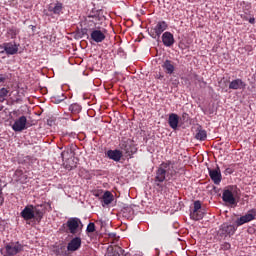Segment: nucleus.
Wrapping results in <instances>:
<instances>
[{"instance_id": "17", "label": "nucleus", "mask_w": 256, "mask_h": 256, "mask_svg": "<svg viewBox=\"0 0 256 256\" xmlns=\"http://www.w3.org/2000/svg\"><path fill=\"white\" fill-rule=\"evenodd\" d=\"M105 256H127V254H125V250H123V248L114 246L108 249Z\"/></svg>"}, {"instance_id": "14", "label": "nucleus", "mask_w": 256, "mask_h": 256, "mask_svg": "<svg viewBox=\"0 0 256 256\" xmlns=\"http://www.w3.org/2000/svg\"><path fill=\"white\" fill-rule=\"evenodd\" d=\"M4 50L6 55H17L19 52V45L15 42H6L4 43Z\"/></svg>"}, {"instance_id": "24", "label": "nucleus", "mask_w": 256, "mask_h": 256, "mask_svg": "<svg viewBox=\"0 0 256 256\" xmlns=\"http://www.w3.org/2000/svg\"><path fill=\"white\" fill-rule=\"evenodd\" d=\"M18 33H20V30L15 26H12L7 30V35L10 37V39H17Z\"/></svg>"}, {"instance_id": "10", "label": "nucleus", "mask_w": 256, "mask_h": 256, "mask_svg": "<svg viewBox=\"0 0 256 256\" xmlns=\"http://www.w3.org/2000/svg\"><path fill=\"white\" fill-rule=\"evenodd\" d=\"M107 33V30H99V29H93L90 33V41H94V43H103L104 40L107 38L105 35Z\"/></svg>"}, {"instance_id": "28", "label": "nucleus", "mask_w": 256, "mask_h": 256, "mask_svg": "<svg viewBox=\"0 0 256 256\" xmlns=\"http://www.w3.org/2000/svg\"><path fill=\"white\" fill-rule=\"evenodd\" d=\"M95 231H96L95 223L90 222V223L87 225L86 233H95Z\"/></svg>"}, {"instance_id": "13", "label": "nucleus", "mask_w": 256, "mask_h": 256, "mask_svg": "<svg viewBox=\"0 0 256 256\" xmlns=\"http://www.w3.org/2000/svg\"><path fill=\"white\" fill-rule=\"evenodd\" d=\"M81 237L76 236L71 239V241L67 245V251L75 252L79 251L81 249Z\"/></svg>"}, {"instance_id": "23", "label": "nucleus", "mask_w": 256, "mask_h": 256, "mask_svg": "<svg viewBox=\"0 0 256 256\" xmlns=\"http://www.w3.org/2000/svg\"><path fill=\"white\" fill-rule=\"evenodd\" d=\"M81 109L83 108L78 103H73L69 106V111L72 115H79V113H81Z\"/></svg>"}, {"instance_id": "25", "label": "nucleus", "mask_w": 256, "mask_h": 256, "mask_svg": "<svg viewBox=\"0 0 256 256\" xmlns=\"http://www.w3.org/2000/svg\"><path fill=\"white\" fill-rule=\"evenodd\" d=\"M190 219H192L193 221H201V219H203V213L201 212V210H193L190 213Z\"/></svg>"}, {"instance_id": "32", "label": "nucleus", "mask_w": 256, "mask_h": 256, "mask_svg": "<svg viewBox=\"0 0 256 256\" xmlns=\"http://www.w3.org/2000/svg\"><path fill=\"white\" fill-rule=\"evenodd\" d=\"M7 79H9V75H7V74H0V85L5 83V81H7Z\"/></svg>"}, {"instance_id": "27", "label": "nucleus", "mask_w": 256, "mask_h": 256, "mask_svg": "<svg viewBox=\"0 0 256 256\" xmlns=\"http://www.w3.org/2000/svg\"><path fill=\"white\" fill-rule=\"evenodd\" d=\"M61 101H65V95L62 94V95H56L52 97L53 103L59 104L61 103Z\"/></svg>"}, {"instance_id": "18", "label": "nucleus", "mask_w": 256, "mask_h": 256, "mask_svg": "<svg viewBox=\"0 0 256 256\" xmlns=\"http://www.w3.org/2000/svg\"><path fill=\"white\" fill-rule=\"evenodd\" d=\"M106 155L112 161L119 162L121 161V157H123V152L121 150H108Z\"/></svg>"}, {"instance_id": "6", "label": "nucleus", "mask_w": 256, "mask_h": 256, "mask_svg": "<svg viewBox=\"0 0 256 256\" xmlns=\"http://www.w3.org/2000/svg\"><path fill=\"white\" fill-rule=\"evenodd\" d=\"M23 251V245L19 242H10L1 249V253L4 256H15Z\"/></svg>"}, {"instance_id": "31", "label": "nucleus", "mask_w": 256, "mask_h": 256, "mask_svg": "<svg viewBox=\"0 0 256 256\" xmlns=\"http://www.w3.org/2000/svg\"><path fill=\"white\" fill-rule=\"evenodd\" d=\"M193 211H201V201L197 200V201L194 202Z\"/></svg>"}, {"instance_id": "34", "label": "nucleus", "mask_w": 256, "mask_h": 256, "mask_svg": "<svg viewBox=\"0 0 256 256\" xmlns=\"http://www.w3.org/2000/svg\"><path fill=\"white\" fill-rule=\"evenodd\" d=\"M164 77H165V75H163L161 73L156 74V79H159L160 81L163 80Z\"/></svg>"}, {"instance_id": "29", "label": "nucleus", "mask_w": 256, "mask_h": 256, "mask_svg": "<svg viewBox=\"0 0 256 256\" xmlns=\"http://www.w3.org/2000/svg\"><path fill=\"white\" fill-rule=\"evenodd\" d=\"M9 95V89L8 88H1L0 89V98L5 99Z\"/></svg>"}, {"instance_id": "16", "label": "nucleus", "mask_w": 256, "mask_h": 256, "mask_svg": "<svg viewBox=\"0 0 256 256\" xmlns=\"http://www.w3.org/2000/svg\"><path fill=\"white\" fill-rule=\"evenodd\" d=\"M162 69H164L167 75H173L175 73V62L165 60L162 64Z\"/></svg>"}, {"instance_id": "8", "label": "nucleus", "mask_w": 256, "mask_h": 256, "mask_svg": "<svg viewBox=\"0 0 256 256\" xmlns=\"http://www.w3.org/2000/svg\"><path fill=\"white\" fill-rule=\"evenodd\" d=\"M120 149L127 155L128 157H133L134 153H137V148L133 147V140L129 138H123L120 142Z\"/></svg>"}, {"instance_id": "30", "label": "nucleus", "mask_w": 256, "mask_h": 256, "mask_svg": "<svg viewBox=\"0 0 256 256\" xmlns=\"http://www.w3.org/2000/svg\"><path fill=\"white\" fill-rule=\"evenodd\" d=\"M220 249L222 251H229V249H231V243L229 242H224L220 245Z\"/></svg>"}, {"instance_id": "20", "label": "nucleus", "mask_w": 256, "mask_h": 256, "mask_svg": "<svg viewBox=\"0 0 256 256\" xmlns=\"http://www.w3.org/2000/svg\"><path fill=\"white\" fill-rule=\"evenodd\" d=\"M168 124L171 129H177L179 127V115L171 113L168 118Z\"/></svg>"}, {"instance_id": "40", "label": "nucleus", "mask_w": 256, "mask_h": 256, "mask_svg": "<svg viewBox=\"0 0 256 256\" xmlns=\"http://www.w3.org/2000/svg\"><path fill=\"white\" fill-rule=\"evenodd\" d=\"M182 117H187V113H184V114L182 115Z\"/></svg>"}, {"instance_id": "1", "label": "nucleus", "mask_w": 256, "mask_h": 256, "mask_svg": "<svg viewBox=\"0 0 256 256\" xmlns=\"http://www.w3.org/2000/svg\"><path fill=\"white\" fill-rule=\"evenodd\" d=\"M256 217V209H251L247 214L238 218L236 220V225L229 224L227 222L220 225L217 235L220 239H227V237H233L237 231V227H241V225H245V223H249L254 221Z\"/></svg>"}, {"instance_id": "33", "label": "nucleus", "mask_w": 256, "mask_h": 256, "mask_svg": "<svg viewBox=\"0 0 256 256\" xmlns=\"http://www.w3.org/2000/svg\"><path fill=\"white\" fill-rule=\"evenodd\" d=\"M233 174V168H226L225 175H231Z\"/></svg>"}, {"instance_id": "9", "label": "nucleus", "mask_w": 256, "mask_h": 256, "mask_svg": "<svg viewBox=\"0 0 256 256\" xmlns=\"http://www.w3.org/2000/svg\"><path fill=\"white\" fill-rule=\"evenodd\" d=\"M169 25L165 21H158L155 27L150 29V37L152 39H159L161 35L167 31Z\"/></svg>"}, {"instance_id": "36", "label": "nucleus", "mask_w": 256, "mask_h": 256, "mask_svg": "<svg viewBox=\"0 0 256 256\" xmlns=\"http://www.w3.org/2000/svg\"><path fill=\"white\" fill-rule=\"evenodd\" d=\"M108 237H110V239H115L117 237V234L112 232L108 234Z\"/></svg>"}, {"instance_id": "2", "label": "nucleus", "mask_w": 256, "mask_h": 256, "mask_svg": "<svg viewBox=\"0 0 256 256\" xmlns=\"http://www.w3.org/2000/svg\"><path fill=\"white\" fill-rule=\"evenodd\" d=\"M176 174L177 171H175V162L171 160L162 162L156 170V176L154 178L156 186L161 187V183H163L167 177H173Z\"/></svg>"}, {"instance_id": "38", "label": "nucleus", "mask_w": 256, "mask_h": 256, "mask_svg": "<svg viewBox=\"0 0 256 256\" xmlns=\"http://www.w3.org/2000/svg\"><path fill=\"white\" fill-rule=\"evenodd\" d=\"M249 23H251V25L255 24V18H250Z\"/></svg>"}, {"instance_id": "5", "label": "nucleus", "mask_w": 256, "mask_h": 256, "mask_svg": "<svg viewBox=\"0 0 256 256\" xmlns=\"http://www.w3.org/2000/svg\"><path fill=\"white\" fill-rule=\"evenodd\" d=\"M237 186H229L228 188L224 189L222 193V200L224 203L228 205H237V200L235 199L237 192Z\"/></svg>"}, {"instance_id": "35", "label": "nucleus", "mask_w": 256, "mask_h": 256, "mask_svg": "<svg viewBox=\"0 0 256 256\" xmlns=\"http://www.w3.org/2000/svg\"><path fill=\"white\" fill-rule=\"evenodd\" d=\"M0 53H1V54L5 53V43H3L2 45H0Z\"/></svg>"}, {"instance_id": "15", "label": "nucleus", "mask_w": 256, "mask_h": 256, "mask_svg": "<svg viewBox=\"0 0 256 256\" xmlns=\"http://www.w3.org/2000/svg\"><path fill=\"white\" fill-rule=\"evenodd\" d=\"M162 43L165 47H173L175 45V37L171 32H164L162 34Z\"/></svg>"}, {"instance_id": "12", "label": "nucleus", "mask_w": 256, "mask_h": 256, "mask_svg": "<svg viewBox=\"0 0 256 256\" xmlns=\"http://www.w3.org/2000/svg\"><path fill=\"white\" fill-rule=\"evenodd\" d=\"M208 173L215 185H219V183H221V179H223V177L221 176V168H219L218 166L216 167V169L208 168Z\"/></svg>"}, {"instance_id": "7", "label": "nucleus", "mask_w": 256, "mask_h": 256, "mask_svg": "<svg viewBox=\"0 0 256 256\" xmlns=\"http://www.w3.org/2000/svg\"><path fill=\"white\" fill-rule=\"evenodd\" d=\"M63 9V3L56 0L47 6V10H44V13L47 15V17H53V15H57V17H59L62 15Z\"/></svg>"}, {"instance_id": "19", "label": "nucleus", "mask_w": 256, "mask_h": 256, "mask_svg": "<svg viewBox=\"0 0 256 256\" xmlns=\"http://www.w3.org/2000/svg\"><path fill=\"white\" fill-rule=\"evenodd\" d=\"M114 200L115 197L113 196V193H111V191H105L102 195V206L105 207V205H111Z\"/></svg>"}, {"instance_id": "41", "label": "nucleus", "mask_w": 256, "mask_h": 256, "mask_svg": "<svg viewBox=\"0 0 256 256\" xmlns=\"http://www.w3.org/2000/svg\"><path fill=\"white\" fill-rule=\"evenodd\" d=\"M47 205H48L49 207H51V204H50V203H47Z\"/></svg>"}, {"instance_id": "37", "label": "nucleus", "mask_w": 256, "mask_h": 256, "mask_svg": "<svg viewBox=\"0 0 256 256\" xmlns=\"http://www.w3.org/2000/svg\"><path fill=\"white\" fill-rule=\"evenodd\" d=\"M4 202H5V198H3V195L0 192V207L1 205H3Z\"/></svg>"}, {"instance_id": "22", "label": "nucleus", "mask_w": 256, "mask_h": 256, "mask_svg": "<svg viewBox=\"0 0 256 256\" xmlns=\"http://www.w3.org/2000/svg\"><path fill=\"white\" fill-rule=\"evenodd\" d=\"M245 82L241 79L232 80L229 84V89L238 90V89H245Z\"/></svg>"}, {"instance_id": "3", "label": "nucleus", "mask_w": 256, "mask_h": 256, "mask_svg": "<svg viewBox=\"0 0 256 256\" xmlns=\"http://www.w3.org/2000/svg\"><path fill=\"white\" fill-rule=\"evenodd\" d=\"M40 207L43 205H28L21 211V217L24 218V221H31V219H35L38 223H40L41 219H43L44 212Z\"/></svg>"}, {"instance_id": "11", "label": "nucleus", "mask_w": 256, "mask_h": 256, "mask_svg": "<svg viewBox=\"0 0 256 256\" xmlns=\"http://www.w3.org/2000/svg\"><path fill=\"white\" fill-rule=\"evenodd\" d=\"M13 131L16 133H21V131H25L27 129V117L21 116L19 119L15 120L12 125Z\"/></svg>"}, {"instance_id": "21", "label": "nucleus", "mask_w": 256, "mask_h": 256, "mask_svg": "<svg viewBox=\"0 0 256 256\" xmlns=\"http://www.w3.org/2000/svg\"><path fill=\"white\" fill-rule=\"evenodd\" d=\"M195 139H197V141H206L207 130L203 129L202 126H198L196 129Z\"/></svg>"}, {"instance_id": "26", "label": "nucleus", "mask_w": 256, "mask_h": 256, "mask_svg": "<svg viewBox=\"0 0 256 256\" xmlns=\"http://www.w3.org/2000/svg\"><path fill=\"white\" fill-rule=\"evenodd\" d=\"M71 148H66L64 151L61 153V159L62 161H65V159H69L71 157Z\"/></svg>"}, {"instance_id": "39", "label": "nucleus", "mask_w": 256, "mask_h": 256, "mask_svg": "<svg viewBox=\"0 0 256 256\" xmlns=\"http://www.w3.org/2000/svg\"><path fill=\"white\" fill-rule=\"evenodd\" d=\"M246 49L248 50V51H251V46H246Z\"/></svg>"}, {"instance_id": "4", "label": "nucleus", "mask_w": 256, "mask_h": 256, "mask_svg": "<svg viewBox=\"0 0 256 256\" xmlns=\"http://www.w3.org/2000/svg\"><path fill=\"white\" fill-rule=\"evenodd\" d=\"M62 229L70 235H81L83 233V222L78 217H71L62 225Z\"/></svg>"}]
</instances>
